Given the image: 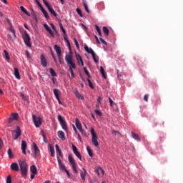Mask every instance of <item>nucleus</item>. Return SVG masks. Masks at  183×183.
<instances>
[{"label":"nucleus","instance_id":"0eeeda50","mask_svg":"<svg viewBox=\"0 0 183 183\" xmlns=\"http://www.w3.org/2000/svg\"><path fill=\"white\" fill-rule=\"evenodd\" d=\"M32 119L36 128H39V127L42 125V119H41V117H38L36 115L33 114Z\"/></svg>","mask_w":183,"mask_h":183},{"label":"nucleus","instance_id":"4468645a","mask_svg":"<svg viewBox=\"0 0 183 183\" xmlns=\"http://www.w3.org/2000/svg\"><path fill=\"white\" fill-rule=\"evenodd\" d=\"M44 29L47 31V32H49V34H50V35L54 38L55 35L54 34V31H52V29H51V27H49V26H48V24H44Z\"/></svg>","mask_w":183,"mask_h":183},{"label":"nucleus","instance_id":"09e8293b","mask_svg":"<svg viewBox=\"0 0 183 183\" xmlns=\"http://www.w3.org/2000/svg\"><path fill=\"white\" fill-rule=\"evenodd\" d=\"M42 1L44 5L46 6L47 9L51 7V6L49 5V4H48V1H46V0H42Z\"/></svg>","mask_w":183,"mask_h":183},{"label":"nucleus","instance_id":"72a5a7b5","mask_svg":"<svg viewBox=\"0 0 183 183\" xmlns=\"http://www.w3.org/2000/svg\"><path fill=\"white\" fill-rule=\"evenodd\" d=\"M20 9H21V12H24V14H25L26 15L29 16V13L28 11L26 9V8L24 7V6H20Z\"/></svg>","mask_w":183,"mask_h":183},{"label":"nucleus","instance_id":"4d7b16f0","mask_svg":"<svg viewBox=\"0 0 183 183\" xmlns=\"http://www.w3.org/2000/svg\"><path fill=\"white\" fill-rule=\"evenodd\" d=\"M109 102L110 104V107H112V105L114 104V101L112 100V99H111V97H109Z\"/></svg>","mask_w":183,"mask_h":183},{"label":"nucleus","instance_id":"6ab92c4d","mask_svg":"<svg viewBox=\"0 0 183 183\" xmlns=\"http://www.w3.org/2000/svg\"><path fill=\"white\" fill-rule=\"evenodd\" d=\"M76 127L80 132H83L82 124H81V122L78 119H76Z\"/></svg>","mask_w":183,"mask_h":183},{"label":"nucleus","instance_id":"1a4fd4ad","mask_svg":"<svg viewBox=\"0 0 183 183\" xmlns=\"http://www.w3.org/2000/svg\"><path fill=\"white\" fill-rule=\"evenodd\" d=\"M33 157L36 158L38 155H39V149L38 148V146L35 144L33 143Z\"/></svg>","mask_w":183,"mask_h":183},{"label":"nucleus","instance_id":"3c124183","mask_svg":"<svg viewBox=\"0 0 183 183\" xmlns=\"http://www.w3.org/2000/svg\"><path fill=\"white\" fill-rule=\"evenodd\" d=\"M69 71L71 75V78H75V74L74 73V69L70 68Z\"/></svg>","mask_w":183,"mask_h":183},{"label":"nucleus","instance_id":"ddd939ff","mask_svg":"<svg viewBox=\"0 0 183 183\" xmlns=\"http://www.w3.org/2000/svg\"><path fill=\"white\" fill-rule=\"evenodd\" d=\"M54 50L57 54V56L58 58H59V56H62V51L61 50V47L58 45H54Z\"/></svg>","mask_w":183,"mask_h":183},{"label":"nucleus","instance_id":"4c0bfd02","mask_svg":"<svg viewBox=\"0 0 183 183\" xmlns=\"http://www.w3.org/2000/svg\"><path fill=\"white\" fill-rule=\"evenodd\" d=\"M86 149H87L89 157H91V158H92L94 157V154H92V150H91V148L89 147V146H87Z\"/></svg>","mask_w":183,"mask_h":183},{"label":"nucleus","instance_id":"cd10ccee","mask_svg":"<svg viewBox=\"0 0 183 183\" xmlns=\"http://www.w3.org/2000/svg\"><path fill=\"white\" fill-rule=\"evenodd\" d=\"M55 148H56V152L57 154H59V157H62V152L61 151V149H59V146L58 144L55 145Z\"/></svg>","mask_w":183,"mask_h":183},{"label":"nucleus","instance_id":"5701e85b","mask_svg":"<svg viewBox=\"0 0 183 183\" xmlns=\"http://www.w3.org/2000/svg\"><path fill=\"white\" fill-rule=\"evenodd\" d=\"M14 76L16 79H21V74H19V70L16 67L14 68Z\"/></svg>","mask_w":183,"mask_h":183},{"label":"nucleus","instance_id":"39448f33","mask_svg":"<svg viewBox=\"0 0 183 183\" xmlns=\"http://www.w3.org/2000/svg\"><path fill=\"white\" fill-rule=\"evenodd\" d=\"M58 121L64 131H68V125L66 124V122L64 118H62V116L61 114H59L57 117Z\"/></svg>","mask_w":183,"mask_h":183},{"label":"nucleus","instance_id":"6e6552de","mask_svg":"<svg viewBox=\"0 0 183 183\" xmlns=\"http://www.w3.org/2000/svg\"><path fill=\"white\" fill-rule=\"evenodd\" d=\"M12 135H13V139L14 140L18 139L21 135V128H19V127H17L16 131H14L12 132Z\"/></svg>","mask_w":183,"mask_h":183},{"label":"nucleus","instance_id":"6e6d98bb","mask_svg":"<svg viewBox=\"0 0 183 183\" xmlns=\"http://www.w3.org/2000/svg\"><path fill=\"white\" fill-rule=\"evenodd\" d=\"M4 147V141H2V139L0 138V149H2Z\"/></svg>","mask_w":183,"mask_h":183},{"label":"nucleus","instance_id":"8fccbe9b","mask_svg":"<svg viewBox=\"0 0 183 183\" xmlns=\"http://www.w3.org/2000/svg\"><path fill=\"white\" fill-rule=\"evenodd\" d=\"M20 97L23 99V101H26L27 99L26 96H25L24 94L21 93Z\"/></svg>","mask_w":183,"mask_h":183},{"label":"nucleus","instance_id":"f8f14e48","mask_svg":"<svg viewBox=\"0 0 183 183\" xmlns=\"http://www.w3.org/2000/svg\"><path fill=\"white\" fill-rule=\"evenodd\" d=\"M76 58L78 65H81V66H84V59H82V56H81L79 54H76Z\"/></svg>","mask_w":183,"mask_h":183},{"label":"nucleus","instance_id":"412c9836","mask_svg":"<svg viewBox=\"0 0 183 183\" xmlns=\"http://www.w3.org/2000/svg\"><path fill=\"white\" fill-rule=\"evenodd\" d=\"M58 137H59V138H60V139H61V141H65V139H66L65 133H64V132H62V131L58 132Z\"/></svg>","mask_w":183,"mask_h":183},{"label":"nucleus","instance_id":"603ef678","mask_svg":"<svg viewBox=\"0 0 183 183\" xmlns=\"http://www.w3.org/2000/svg\"><path fill=\"white\" fill-rule=\"evenodd\" d=\"M99 40L101 41L102 44H104V45H108V43H107L106 41L102 37L99 38Z\"/></svg>","mask_w":183,"mask_h":183},{"label":"nucleus","instance_id":"f3484780","mask_svg":"<svg viewBox=\"0 0 183 183\" xmlns=\"http://www.w3.org/2000/svg\"><path fill=\"white\" fill-rule=\"evenodd\" d=\"M57 162L59 164V167L60 168V169L61 171H64L66 169V168H65V164H62V162L61 161V159H59V157L57 156Z\"/></svg>","mask_w":183,"mask_h":183},{"label":"nucleus","instance_id":"e2e57ef3","mask_svg":"<svg viewBox=\"0 0 183 183\" xmlns=\"http://www.w3.org/2000/svg\"><path fill=\"white\" fill-rule=\"evenodd\" d=\"M83 69L86 75H88L89 74V71H88V70L86 69V67H84Z\"/></svg>","mask_w":183,"mask_h":183},{"label":"nucleus","instance_id":"a878e982","mask_svg":"<svg viewBox=\"0 0 183 183\" xmlns=\"http://www.w3.org/2000/svg\"><path fill=\"white\" fill-rule=\"evenodd\" d=\"M48 9L51 15H54V16H55V18H58V14H56V12H55V10H54V9H52V7L50 6L48 8Z\"/></svg>","mask_w":183,"mask_h":183},{"label":"nucleus","instance_id":"aec40b11","mask_svg":"<svg viewBox=\"0 0 183 183\" xmlns=\"http://www.w3.org/2000/svg\"><path fill=\"white\" fill-rule=\"evenodd\" d=\"M30 171L34 175H36V174H38V169L35 165H32L30 167Z\"/></svg>","mask_w":183,"mask_h":183},{"label":"nucleus","instance_id":"4be33fe9","mask_svg":"<svg viewBox=\"0 0 183 183\" xmlns=\"http://www.w3.org/2000/svg\"><path fill=\"white\" fill-rule=\"evenodd\" d=\"M132 138H134V139H135L136 141H138V142H141V137H139V136L137 133L132 132Z\"/></svg>","mask_w":183,"mask_h":183},{"label":"nucleus","instance_id":"bb28decb","mask_svg":"<svg viewBox=\"0 0 183 183\" xmlns=\"http://www.w3.org/2000/svg\"><path fill=\"white\" fill-rule=\"evenodd\" d=\"M83 1V6L86 11V12H87V14H89V9L88 8V3H86V0H82Z\"/></svg>","mask_w":183,"mask_h":183},{"label":"nucleus","instance_id":"2f4dec72","mask_svg":"<svg viewBox=\"0 0 183 183\" xmlns=\"http://www.w3.org/2000/svg\"><path fill=\"white\" fill-rule=\"evenodd\" d=\"M74 94L79 99H84V97H82V95H81V94H79V92H78V90L74 92Z\"/></svg>","mask_w":183,"mask_h":183},{"label":"nucleus","instance_id":"f03ea898","mask_svg":"<svg viewBox=\"0 0 183 183\" xmlns=\"http://www.w3.org/2000/svg\"><path fill=\"white\" fill-rule=\"evenodd\" d=\"M65 61L69 68V69H75L76 68L75 63L72 60V54H66Z\"/></svg>","mask_w":183,"mask_h":183},{"label":"nucleus","instance_id":"e433bc0d","mask_svg":"<svg viewBox=\"0 0 183 183\" xmlns=\"http://www.w3.org/2000/svg\"><path fill=\"white\" fill-rule=\"evenodd\" d=\"M103 32L108 36L109 35V29L107 26H103Z\"/></svg>","mask_w":183,"mask_h":183},{"label":"nucleus","instance_id":"ea45409f","mask_svg":"<svg viewBox=\"0 0 183 183\" xmlns=\"http://www.w3.org/2000/svg\"><path fill=\"white\" fill-rule=\"evenodd\" d=\"M50 74L51 76H56V72H55V70L52 68H50Z\"/></svg>","mask_w":183,"mask_h":183},{"label":"nucleus","instance_id":"5fc2aeb1","mask_svg":"<svg viewBox=\"0 0 183 183\" xmlns=\"http://www.w3.org/2000/svg\"><path fill=\"white\" fill-rule=\"evenodd\" d=\"M112 134H113V135H121V134L119 133V132L115 131V130H113V131H112Z\"/></svg>","mask_w":183,"mask_h":183},{"label":"nucleus","instance_id":"7c9ffc66","mask_svg":"<svg viewBox=\"0 0 183 183\" xmlns=\"http://www.w3.org/2000/svg\"><path fill=\"white\" fill-rule=\"evenodd\" d=\"M53 92L56 97V99H59V90H58L57 89H54L53 90Z\"/></svg>","mask_w":183,"mask_h":183},{"label":"nucleus","instance_id":"b1692460","mask_svg":"<svg viewBox=\"0 0 183 183\" xmlns=\"http://www.w3.org/2000/svg\"><path fill=\"white\" fill-rule=\"evenodd\" d=\"M84 49L86 51V52H88V54H91L92 55H94V54H95V52L94 51V50L92 48L88 47V46H84Z\"/></svg>","mask_w":183,"mask_h":183},{"label":"nucleus","instance_id":"bf43d9fd","mask_svg":"<svg viewBox=\"0 0 183 183\" xmlns=\"http://www.w3.org/2000/svg\"><path fill=\"white\" fill-rule=\"evenodd\" d=\"M52 29H54V31H55L56 32V27H55V25H54V24L51 23L50 24Z\"/></svg>","mask_w":183,"mask_h":183},{"label":"nucleus","instance_id":"052dcab7","mask_svg":"<svg viewBox=\"0 0 183 183\" xmlns=\"http://www.w3.org/2000/svg\"><path fill=\"white\" fill-rule=\"evenodd\" d=\"M63 36H64V41H66V42L68 41V39H67L68 36L66 35V33L64 34Z\"/></svg>","mask_w":183,"mask_h":183},{"label":"nucleus","instance_id":"423d86ee","mask_svg":"<svg viewBox=\"0 0 183 183\" xmlns=\"http://www.w3.org/2000/svg\"><path fill=\"white\" fill-rule=\"evenodd\" d=\"M69 162L71 164L74 172H75V174H78V170L76 169V163L75 162V159L71 154L69 155Z\"/></svg>","mask_w":183,"mask_h":183},{"label":"nucleus","instance_id":"2eb2a0df","mask_svg":"<svg viewBox=\"0 0 183 183\" xmlns=\"http://www.w3.org/2000/svg\"><path fill=\"white\" fill-rule=\"evenodd\" d=\"M26 142L22 140L21 141V150L24 155H26Z\"/></svg>","mask_w":183,"mask_h":183},{"label":"nucleus","instance_id":"338daca9","mask_svg":"<svg viewBox=\"0 0 183 183\" xmlns=\"http://www.w3.org/2000/svg\"><path fill=\"white\" fill-rule=\"evenodd\" d=\"M66 42H67V46H68L69 51H71V43H69V40H67V41H66Z\"/></svg>","mask_w":183,"mask_h":183},{"label":"nucleus","instance_id":"a211bd4d","mask_svg":"<svg viewBox=\"0 0 183 183\" xmlns=\"http://www.w3.org/2000/svg\"><path fill=\"white\" fill-rule=\"evenodd\" d=\"M82 169L83 170L81 172L80 175L83 182H85V177H86V174H88V172H86V170L84 168Z\"/></svg>","mask_w":183,"mask_h":183},{"label":"nucleus","instance_id":"a19ab883","mask_svg":"<svg viewBox=\"0 0 183 183\" xmlns=\"http://www.w3.org/2000/svg\"><path fill=\"white\" fill-rule=\"evenodd\" d=\"M87 82L89 84V86L92 89H94V84H92V81H91V79H87Z\"/></svg>","mask_w":183,"mask_h":183},{"label":"nucleus","instance_id":"c85d7f7f","mask_svg":"<svg viewBox=\"0 0 183 183\" xmlns=\"http://www.w3.org/2000/svg\"><path fill=\"white\" fill-rule=\"evenodd\" d=\"M3 56H4L5 59H6V61H8V62H9V53H8V51L6 50H4V54Z\"/></svg>","mask_w":183,"mask_h":183},{"label":"nucleus","instance_id":"49530a36","mask_svg":"<svg viewBox=\"0 0 183 183\" xmlns=\"http://www.w3.org/2000/svg\"><path fill=\"white\" fill-rule=\"evenodd\" d=\"M72 148H73V152H74V154H76V153L79 152H78V148H76V147L75 145L72 144Z\"/></svg>","mask_w":183,"mask_h":183},{"label":"nucleus","instance_id":"20e7f679","mask_svg":"<svg viewBox=\"0 0 183 183\" xmlns=\"http://www.w3.org/2000/svg\"><path fill=\"white\" fill-rule=\"evenodd\" d=\"M92 134V142L94 147H99V143L98 142V136H97V133H95V130L94 128L91 129Z\"/></svg>","mask_w":183,"mask_h":183},{"label":"nucleus","instance_id":"58836bf2","mask_svg":"<svg viewBox=\"0 0 183 183\" xmlns=\"http://www.w3.org/2000/svg\"><path fill=\"white\" fill-rule=\"evenodd\" d=\"M9 31H10L11 32H12V34H13V35H14V38H16V33H15V29H14V26H10V29H9Z\"/></svg>","mask_w":183,"mask_h":183},{"label":"nucleus","instance_id":"37998d69","mask_svg":"<svg viewBox=\"0 0 183 183\" xmlns=\"http://www.w3.org/2000/svg\"><path fill=\"white\" fill-rule=\"evenodd\" d=\"M6 182V183H12V177H11V175H9L7 177Z\"/></svg>","mask_w":183,"mask_h":183},{"label":"nucleus","instance_id":"79ce46f5","mask_svg":"<svg viewBox=\"0 0 183 183\" xmlns=\"http://www.w3.org/2000/svg\"><path fill=\"white\" fill-rule=\"evenodd\" d=\"M76 11L77 12L78 15H79L81 16V18L84 17V15H82V11L80 10L79 8H77L76 9Z\"/></svg>","mask_w":183,"mask_h":183},{"label":"nucleus","instance_id":"13d9d810","mask_svg":"<svg viewBox=\"0 0 183 183\" xmlns=\"http://www.w3.org/2000/svg\"><path fill=\"white\" fill-rule=\"evenodd\" d=\"M64 172H66V174H67V177H69V178H70L71 177V174H69V171H68V169H65L64 170Z\"/></svg>","mask_w":183,"mask_h":183},{"label":"nucleus","instance_id":"9b49d317","mask_svg":"<svg viewBox=\"0 0 183 183\" xmlns=\"http://www.w3.org/2000/svg\"><path fill=\"white\" fill-rule=\"evenodd\" d=\"M19 117V115L18 114V113H12L9 118V120H8L9 124H11V122L14 121H16Z\"/></svg>","mask_w":183,"mask_h":183},{"label":"nucleus","instance_id":"f257e3e1","mask_svg":"<svg viewBox=\"0 0 183 183\" xmlns=\"http://www.w3.org/2000/svg\"><path fill=\"white\" fill-rule=\"evenodd\" d=\"M19 164L20 167L22 177H26V174H28V164L25 161H19Z\"/></svg>","mask_w":183,"mask_h":183},{"label":"nucleus","instance_id":"69168bd1","mask_svg":"<svg viewBox=\"0 0 183 183\" xmlns=\"http://www.w3.org/2000/svg\"><path fill=\"white\" fill-rule=\"evenodd\" d=\"M94 38H95L97 44H101V41H99V39H98V36H97V35H94Z\"/></svg>","mask_w":183,"mask_h":183},{"label":"nucleus","instance_id":"774afa93","mask_svg":"<svg viewBox=\"0 0 183 183\" xmlns=\"http://www.w3.org/2000/svg\"><path fill=\"white\" fill-rule=\"evenodd\" d=\"M51 56L54 59V62H56V59L55 58V55L54 54V52L51 51Z\"/></svg>","mask_w":183,"mask_h":183},{"label":"nucleus","instance_id":"473e14b6","mask_svg":"<svg viewBox=\"0 0 183 183\" xmlns=\"http://www.w3.org/2000/svg\"><path fill=\"white\" fill-rule=\"evenodd\" d=\"M7 154L9 155V158H10L11 159H14V154L12 153V149H8Z\"/></svg>","mask_w":183,"mask_h":183},{"label":"nucleus","instance_id":"c03bdc74","mask_svg":"<svg viewBox=\"0 0 183 183\" xmlns=\"http://www.w3.org/2000/svg\"><path fill=\"white\" fill-rule=\"evenodd\" d=\"M94 112L97 115H99V117H102V112H101V110L96 109L94 110Z\"/></svg>","mask_w":183,"mask_h":183},{"label":"nucleus","instance_id":"0e129e2a","mask_svg":"<svg viewBox=\"0 0 183 183\" xmlns=\"http://www.w3.org/2000/svg\"><path fill=\"white\" fill-rule=\"evenodd\" d=\"M148 94H145L144 97V99L146 102H148Z\"/></svg>","mask_w":183,"mask_h":183},{"label":"nucleus","instance_id":"393cba45","mask_svg":"<svg viewBox=\"0 0 183 183\" xmlns=\"http://www.w3.org/2000/svg\"><path fill=\"white\" fill-rule=\"evenodd\" d=\"M49 152L51 153V157H55V149L51 144H49Z\"/></svg>","mask_w":183,"mask_h":183},{"label":"nucleus","instance_id":"9d476101","mask_svg":"<svg viewBox=\"0 0 183 183\" xmlns=\"http://www.w3.org/2000/svg\"><path fill=\"white\" fill-rule=\"evenodd\" d=\"M40 62L43 68H46V65H48V61H46V57H45V55L44 54L41 55Z\"/></svg>","mask_w":183,"mask_h":183},{"label":"nucleus","instance_id":"f704fd0d","mask_svg":"<svg viewBox=\"0 0 183 183\" xmlns=\"http://www.w3.org/2000/svg\"><path fill=\"white\" fill-rule=\"evenodd\" d=\"M92 56L96 64H98L99 62V59L98 56H97V54L95 53L94 54H92Z\"/></svg>","mask_w":183,"mask_h":183},{"label":"nucleus","instance_id":"680f3d73","mask_svg":"<svg viewBox=\"0 0 183 183\" xmlns=\"http://www.w3.org/2000/svg\"><path fill=\"white\" fill-rule=\"evenodd\" d=\"M43 14L44 15V16H45V18H46V19H49V15L48 14V12L46 11V12L44 13Z\"/></svg>","mask_w":183,"mask_h":183},{"label":"nucleus","instance_id":"dca6fc26","mask_svg":"<svg viewBox=\"0 0 183 183\" xmlns=\"http://www.w3.org/2000/svg\"><path fill=\"white\" fill-rule=\"evenodd\" d=\"M10 168L11 171H19V166L18 165V163L14 162L11 164Z\"/></svg>","mask_w":183,"mask_h":183},{"label":"nucleus","instance_id":"c756f323","mask_svg":"<svg viewBox=\"0 0 183 183\" xmlns=\"http://www.w3.org/2000/svg\"><path fill=\"white\" fill-rule=\"evenodd\" d=\"M100 74H102L104 79H107V74H105V70L104 69V67L102 66H100Z\"/></svg>","mask_w":183,"mask_h":183},{"label":"nucleus","instance_id":"a18cd8bd","mask_svg":"<svg viewBox=\"0 0 183 183\" xmlns=\"http://www.w3.org/2000/svg\"><path fill=\"white\" fill-rule=\"evenodd\" d=\"M60 29L63 32V34H66V31L65 29H64V26H62V24H59Z\"/></svg>","mask_w":183,"mask_h":183},{"label":"nucleus","instance_id":"c9c22d12","mask_svg":"<svg viewBox=\"0 0 183 183\" xmlns=\"http://www.w3.org/2000/svg\"><path fill=\"white\" fill-rule=\"evenodd\" d=\"M96 172L98 175H104V169H102L101 167L97 169Z\"/></svg>","mask_w":183,"mask_h":183},{"label":"nucleus","instance_id":"864d4df0","mask_svg":"<svg viewBox=\"0 0 183 183\" xmlns=\"http://www.w3.org/2000/svg\"><path fill=\"white\" fill-rule=\"evenodd\" d=\"M74 44L78 49H79V44H78V40L76 39H74Z\"/></svg>","mask_w":183,"mask_h":183},{"label":"nucleus","instance_id":"7ed1b4c3","mask_svg":"<svg viewBox=\"0 0 183 183\" xmlns=\"http://www.w3.org/2000/svg\"><path fill=\"white\" fill-rule=\"evenodd\" d=\"M22 39L24 40V42L28 48H31V37L29 36V34H28V31L24 30V34H22Z\"/></svg>","mask_w":183,"mask_h":183},{"label":"nucleus","instance_id":"de8ad7c7","mask_svg":"<svg viewBox=\"0 0 183 183\" xmlns=\"http://www.w3.org/2000/svg\"><path fill=\"white\" fill-rule=\"evenodd\" d=\"M74 154L76 155V157H77V158H79V159H80V161H82V157L81 156V153H79V152H77V153Z\"/></svg>","mask_w":183,"mask_h":183}]
</instances>
